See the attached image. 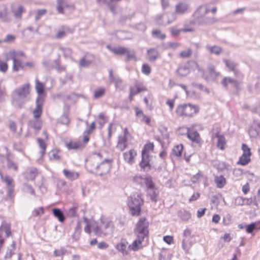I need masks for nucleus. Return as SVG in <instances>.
<instances>
[{"label": "nucleus", "mask_w": 260, "mask_h": 260, "mask_svg": "<svg viewBox=\"0 0 260 260\" xmlns=\"http://www.w3.org/2000/svg\"><path fill=\"white\" fill-rule=\"evenodd\" d=\"M35 88L39 94L38 96H42L41 95L44 92V86L43 84L39 80H36Z\"/></svg>", "instance_id": "c03bdc74"}, {"label": "nucleus", "mask_w": 260, "mask_h": 260, "mask_svg": "<svg viewBox=\"0 0 260 260\" xmlns=\"http://www.w3.org/2000/svg\"><path fill=\"white\" fill-rule=\"evenodd\" d=\"M99 119V123L101 126V127H102L104 124L106 122L107 118L105 116L104 113H100L98 115Z\"/></svg>", "instance_id": "0e129e2a"}, {"label": "nucleus", "mask_w": 260, "mask_h": 260, "mask_svg": "<svg viewBox=\"0 0 260 260\" xmlns=\"http://www.w3.org/2000/svg\"><path fill=\"white\" fill-rule=\"evenodd\" d=\"M192 54V51L191 49L188 48L187 50L182 51L179 54L178 56L180 58H189Z\"/></svg>", "instance_id": "49530a36"}, {"label": "nucleus", "mask_w": 260, "mask_h": 260, "mask_svg": "<svg viewBox=\"0 0 260 260\" xmlns=\"http://www.w3.org/2000/svg\"><path fill=\"white\" fill-rule=\"evenodd\" d=\"M81 230V221H78L75 226L74 228V232L72 235V239L74 240L77 241L79 239Z\"/></svg>", "instance_id": "412c9836"}, {"label": "nucleus", "mask_w": 260, "mask_h": 260, "mask_svg": "<svg viewBox=\"0 0 260 260\" xmlns=\"http://www.w3.org/2000/svg\"><path fill=\"white\" fill-rule=\"evenodd\" d=\"M17 58V53L15 51H10L6 53V59L7 61L12 60L13 62Z\"/></svg>", "instance_id": "4d7b16f0"}, {"label": "nucleus", "mask_w": 260, "mask_h": 260, "mask_svg": "<svg viewBox=\"0 0 260 260\" xmlns=\"http://www.w3.org/2000/svg\"><path fill=\"white\" fill-rule=\"evenodd\" d=\"M78 206L74 205L72 207L69 209L67 212V216L70 218L77 217L78 216Z\"/></svg>", "instance_id": "79ce46f5"}, {"label": "nucleus", "mask_w": 260, "mask_h": 260, "mask_svg": "<svg viewBox=\"0 0 260 260\" xmlns=\"http://www.w3.org/2000/svg\"><path fill=\"white\" fill-rule=\"evenodd\" d=\"M242 149L243 153L242 156L240 157L239 160L238 161V164L242 166H245L250 162L251 153L250 148L245 144H242Z\"/></svg>", "instance_id": "1a4fd4ad"}, {"label": "nucleus", "mask_w": 260, "mask_h": 260, "mask_svg": "<svg viewBox=\"0 0 260 260\" xmlns=\"http://www.w3.org/2000/svg\"><path fill=\"white\" fill-rule=\"evenodd\" d=\"M15 242L13 241L12 244L10 246V248H8V250L6 252L5 257L6 258H11L13 254L14 253V251L15 250Z\"/></svg>", "instance_id": "6e6d98bb"}, {"label": "nucleus", "mask_w": 260, "mask_h": 260, "mask_svg": "<svg viewBox=\"0 0 260 260\" xmlns=\"http://www.w3.org/2000/svg\"><path fill=\"white\" fill-rule=\"evenodd\" d=\"M190 69L189 64L186 63L180 65L176 70V73L180 76H186L189 74Z\"/></svg>", "instance_id": "dca6fc26"}, {"label": "nucleus", "mask_w": 260, "mask_h": 260, "mask_svg": "<svg viewBox=\"0 0 260 260\" xmlns=\"http://www.w3.org/2000/svg\"><path fill=\"white\" fill-rule=\"evenodd\" d=\"M87 168L90 172L102 176L109 172L111 163L108 159H102L100 153H95L88 160Z\"/></svg>", "instance_id": "f257e3e1"}, {"label": "nucleus", "mask_w": 260, "mask_h": 260, "mask_svg": "<svg viewBox=\"0 0 260 260\" xmlns=\"http://www.w3.org/2000/svg\"><path fill=\"white\" fill-rule=\"evenodd\" d=\"M208 71L210 76L213 79H215L217 76H219V73L216 72L215 67L212 64H209L208 67Z\"/></svg>", "instance_id": "3c124183"}, {"label": "nucleus", "mask_w": 260, "mask_h": 260, "mask_svg": "<svg viewBox=\"0 0 260 260\" xmlns=\"http://www.w3.org/2000/svg\"><path fill=\"white\" fill-rule=\"evenodd\" d=\"M110 82L113 83L115 84L116 88L117 89L121 84L122 80L120 78L115 77L114 79L110 80Z\"/></svg>", "instance_id": "774afa93"}, {"label": "nucleus", "mask_w": 260, "mask_h": 260, "mask_svg": "<svg viewBox=\"0 0 260 260\" xmlns=\"http://www.w3.org/2000/svg\"><path fill=\"white\" fill-rule=\"evenodd\" d=\"M0 20L2 22L8 23L11 20V18L8 12L7 8L6 7L3 11H0Z\"/></svg>", "instance_id": "393cba45"}, {"label": "nucleus", "mask_w": 260, "mask_h": 260, "mask_svg": "<svg viewBox=\"0 0 260 260\" xmlns=\"http://www.w3.org/2000/svg\"><path fill=\"white\" fill-rule=\"evenodd\" d=\"M253 126H255V127L253 128L252 127L249 129V134L251 136L255 137L260 133V122H255Z\"/></svg>", "instance_id": "72a5a7b5"}, {"label": "nucleus", "mask_w": 260, "mask_h": 260, "mask_svg": "<svg viewBox=\"0 0 260 260\" xmlns=\"http://www.w3.org/2000/svg\"><path fill=\"white\" fill-rule=\"evenodd\" d=\"M58 122L64 124L68 125L70 122V120L66 114H63L58 119Z\"/></svg>", "instance_id": "13d9d810"}, {"label": "nucleus", "mask_w": 260, "mask_h": 260, "mask_svg": "<svg viewBox=\"0 0 260 260\" xmlns=\"http://www.w3.org/2000/svg\"><path fill=\"white\" fill-rule=\"evenodd\" d=\"M38 175V171L36 168H29L25 173L24 177L27 180H33Z\"/></svg>", "instance_id": "aec40b11"}, {"label": "nucleus", "mask_w": 260, "mask_h": 260, "mask_svg": "<svg viewBox=\"0 0 260 260\" xmlns=\"http://www.w3.org/2000/svg\"><path fill=\"white\" fill-rule=\"evenodd\" d=\"M209 12V10L206 6H200L193 13L194 21H190L189 24L193 25L195 23H198Z\"/></svg>", "instance_id": "6e6552de"}, {"label": "nucleus", "mask_w": 260, "mask_h": 260, "mask_svg": "<svg viewBox=\"0 0 260 260\" xmlns=\"http://www.w3.org/2000/svg\"><path fill=\"white\" fill-rule=\"evenodd\" d=\"M53 213L55 217H56L60 222L64 221L65 217L60 209L54 208L53 209Z\"/></svg>", "instance_id": "e433bc0d"}, {"label": "nucleus", "mask_w": 260, "mask_h": 260, "mask_svg": "<svg viewBox=\"0 0 260 260\" xmlns=\"http://www.w3.org/2000/svg\"><path fill=\"white\" fill-rule=\"evenodd\" d=\"M147 54L149 60L150 61H154L158 56V53L157 49L155 48H150L147 50Z\"/></svg>", "instance_id": "bb28decb"}, {"label": "nucleus", "mask_w": 260, "mask_h": 260, "mask_svg": "<svg viewBox=\"0 0 260 260\" xmlns=\"http://www.w3.org/2000/svg\"><path fill=\"white\" fill-rule=\"evenodd\" d=\"M114 229L113 221L108 219L101 218L100 224L93 228V231L96 236H102L112 234Z\"/></svg>", "instance_id": "7ed1b4c3"}, {"label": "nucleus", "mask_w": 260, "mask_h": 260, "mask_svg": "<svg viewBox=\"0 0 260 260\" xmlns=\"http://www.w3.org/2000/svg\"><path fill=\"white\" fill-rule=\"evenodd\" d=\"M0 176L2 181L7 184V187L14 186V185L13 184V180L11 177L8 176H6L4 177L1 171Z\"/></svg>", "instance_id": "ea45409f"}, {"label": "nucleus", "mask_w": 260, "mask_h": 260, "mask_svg": "<svg viewBox=\"0 0 260 260\" xmlns=\"http://www.w3.org/2000/svg\"><path fill=\"white\" fill-rule=\"evenodd\" d=\"M187 138L189 139L193 143L200 144L201 139L199 134L197 131L189 132L187 133Z\"/></svg>", "instance_id": "6ab92c4d"}, {"label": "nucleus", "mask_w": 260, "mask_h": 260, "mask_svg": "<svg viewBox=\"0 0 260 260\" xmlns=\"http://www.w3.org/2000/svg\"><path fill=\"white\" fill-rule=\"evenodd\" d=\"M199 111V107L191 104L179 105L176 109V113L179 117H191Z\"/></svg>", "instance_id": "20e7f679"}, {"label": "nucleus", "mask_w": 260, "mask_h": 260, "mask_svg": "<svg viewBox=\"0 0 260 260\" xmlns=\"http://www.w3.org/2000/svg\"><path fill=\"white\" fill-rule=\"evenodd\" d=\"M178 215L181 219V220L186 221L191 217L190 213L185 210H181L178 212Z\"/></svg>", "instance_id": "a19ab883"}, {"label": "nucleus", "mask_w": 260, "mask_h": 260, "mask_svg": "<svg viewBox=\"0 0 260 260\" xmlns=\"http://www.w3.org/2000/svg\"><path fill=\"white\" fill-rule=\"evenodd\" d=\"M64 176L69 180L73 181L77 179L79 176L78 172L71 171L67 169H64L62 171Z\"/></svg>", "instance_id": "4be33fe9"}, {"label": "nucleus", "mask_w": 260, "mask_h": 260, "mask_svg": "<svg viewBox=\"0 0 260 260\" xmlns=\"http://www.w3.org/2000/svg\"><path fill=\"white\" fill-rule=\"evenodd\" d=\"M10 153L7 147L2 146L0 147V159L3 162V160L10 157Z\"/></svg>", "instance_id": "7c9ffc66"}, {"label": "nucleus", "mask_w": 260, "mask_h": 260, "mask_svg": "<svg viewBox=\"0 0 260 260\" xmlns=\"http://www.w3.org/2000/svg\"><path fill=\"white\" fill-rule=\"evenodd\" d=\"M225 182L226 181L225 178L222 175L219 176H216L215 177V182L218 188H222L225 185Z\"/></svg>", "instance_id": "58836bf2"}, {"label": "nucleus", "mask_w": 260, "mask_h": 260, "mask_svg": "<svg viewBox=\"0 0 260 260\" xmlns=\"http://www.w3.org/2000/svg\"><path fill=\"white\" fill-rule=\"evenodd\" d=\"M59 151L58 150H52L49 153V157L50 160H59L60 156L59 155Z\"/></svg>", "instance_id": "37998d69"}, {"label": "nucleus", "mask_w": 260, "mask_h": 260, "mask_svg": "<svg viewBox=\"0 0 260 260\" xmlns=\"http://www.w3.org/2000/svg\"><path fill=\"white\" fill-rule=\"evenodd\" d=\"M59 49L62 52L66 57H71L72 54V49L69 48L60 47Z\"/></svg>", "instance_id": "e2e57ef3"}, {"label": "nucleus", "mask_w": 260, "mask_h": 260, "mask_svg": "<svg viewBox=\"0 0 260 260\" xmlns=\"http://www.w3.org/2000/svg\"><path fill=\"white\" fill-rule=\"evenodd\" d=\"M151 157L148 153L142 152V159L140 162L139 166L141 169L144 171H148L151 169Z\"/></svg>", "instance_id": "9d476101"}, {"label": "nucleus", "mask_w": 260, "mask_h": 260, "mask_svg": "<svg viewBox=\"0 0 260 260\" xmlns=\"http://www.w3.org/2000/svg\"><path fill=\"white\" fill-rule=\"evenodd\" d=\"M127 137L119 136L116 147L120 151H123L127 146Z\"/></svg>", "instance_id": "5701e85b"}, {"label": "nucleus", "mask_w": 260, "mask_h": 260, "mask_svg": "<svg viewBox=\"0 0 260 260\" xmlns=\"http://www.w3.org/2000/svg\"><path fill=\"white\" fill-rule=\"evenodd\" d=\"M145 178H143L140 175H136L133 178V181L136 183L142 185L144 183V179Z\"/></svg>", "instance_id": "338daca9"}, {"label": "nucleus", "mask_w": 260, "mask_h": 260, "mask_svg": "<svg viewBox=\"0 0 260 260\" xmlns=\"http://www.w3.org/2000/svg\"><path fill=\"white\" fill-rule=\"evenodd\" d=\"M147 192L151 201L153 202L157 201L158 191L156 187L147 190Z\"/></svg>", "instance_id": "cd10ccee"}, {"label": "nucleus", "mask_w": 260, "mask_h": 260, "mask_svg": "<svg viewBox=\"0 0 260 260\" xmlns=\"http://www.w3.org/2000/svg\"><path fill=\"white\" fill-rule=\"evenodd\" d=\"M44 98L43 96H38L36 101V107L32 111L33 117L35 119H38L42 113V106L43 104Z\"/></svg>", "instance_id": "9b49d317"}, {"label": "nucleus", "mask_w": 260, "mask_h": 260, "mask_svg": "<svg viewBox=\"0 0 260 260\" xmlns=\"http://www.w3.org/2000/svg\"><path fill=\"white\" fill-rule=\"evenodd\" d=\"M11 12L16 19H21L22 14L25 12V8L22 5L16 6L13 4L11 6Z\"/></svg>", "instance_id": "2eb2a0df"}, {"label": "nucleus", "mask_w": 260, "mask_h": 260, "mask_svg": "<svg viewBox=\"0 0 260 260\" xmlns=\"http://www.w3.org/2000/svg\"><path fill=\"white\" fill-rule=\"evenodd\" d=\"M217 21V19L214 16L209 17L205 16L197 24L199 25H211L216 23Z\"/></svg>", "instance_id": "a211bd4d"}, {"label": "nucleus", "mask_w": 260, "mask_h": 260, "mask_svg": "<svg viewBox=\"0 0 260 260\" xmlns=\"http://www.w3.org/2000/svg\"><path fill=\"white\" fill-rule=\"evenodd\" d=\"M217 147L221 150H223L225 145V138L222 135H217Z\"/></svg>", "instance_id": "de8ad7c7"}, {"label": "nucleus", "mask_w": 260, "mask_h": 260, "mask_svg": "<svg viewBox=\"0 0 260 260\" xmlns=\"http://www.w3.org/2000/svg\"><path fill=\"white\" fill-rule=\"evenodd\" d=\"M125 54H126L127 60H130L132 59H136L135 52L134 51H130L127 49V51L126 52H125Z\"/></svg>", "instance_id": "69168bd1"}, {"label": "nucleus", "mask_w": 260, "mask_h": 260, "mask_svg": "<svg viewBox=\"0 0 260 260\" xmlns=\"http://www.w3.org/2000/svg\"><path fill=\"white\" fill-rule=\"evenodd\" d=\"M246 231L248 233H251L255 229H260V221L252 222L248 225H245Z\"/></svg>", "instance_id": "c85d7f7f"}, {"label": "nucleus", "mask_w": 260, "mask_h": 260, "mask_svg": "<svg viewBox=\"0 0 260 260\" xmlns=\"http://www.w3.org/2000/svg\"><path fill=\"white\" fill-rule=\"evenodd\" d=\"M29 84H24L16 88L13 92V104L19 109H21L26 101V98L29 94Z\"/></svg>", "instance_id": "f03ea898"}, {"label": "nucleus", "mask_w": 260, "mask_h": 260, "mask_svg": "<svg viewBox=\"0 0 260 260\" xmlns=\"http://www.w3.org/2000/svg\"><path fill=\"white\" fill-rule=\"evenodd\" d=\"M38 143L39 147L41 149V150L40 152V153L41 154V157H42L45 153L46 145V143L44 142V141L41 138L38 139Z\"/></svg>", "instance_id": "09e8293b"}, {"label": "nucleus", "mask_w": 260, "mask_h": 260, "mask_svg": "<svg viewBox=\"0 0 260 260\" xmlns=\"http://www.w3.org/2000/svg\"><path fill=\"white\" fill-rule=\"evenodd\" d=\"M136 155V151L134 149H131L129 151L123 153V157L125 161L129 165H132L134 162V158Z\"/></svg>", "instance_id": "f3484780"}, {"label": "nucleus", "mask_w": 260, "mask_h": 260, "mask_svg": "<svg viewBox=\"0 0 260 260\" xmlns=\"http://www.w3.org/2000/svg\"><path fill=\"white\" fill-rule=\"evenodd\" d=\"M190 8L189 4L185 2H179L175 7V12L179 15H183L188 11Z\"/></svg>", "instance_id": "f8f14e48"}, {"label": "nucleus", "mask_w": 260, "mask_h": 260, "mask_svg": "<svg viewBox=\"0 0 260 260\" xmlns=\"http://www.w3.org/2000/svg\"><path fill=\"white\" fill-rule=\"evenodd\" d=\"M107 48H108L113 53L117 55H124L127 51V48L124 47L110 48L109 46H107Z\"/></svg>", "instance_id": "473e14b6"}, {"label": "nucleus", "mask_w": 260, "mask_h": 260, "mask_svg": "<svg viewBox=\"0 0 260 260\" xmlns=\"http://www.w3.org/2000/svg\"><path fill=\"white\" fill-rule=\"evenodd\" d=\"M24 66V62L16 58L13 63L12 69L14 71L17 72L20 69H23Z\"/></svg>", "instance_id": "2f4dec72"}, {"label": "nucleus", "mask_w": 260, "mask_h": 260, "mask_svg": "<svg viewBox=\"0 0 260 260\" xmlns=\"http://www.w3.org/2000/svg\"><path fill=\"white\" fill-rule=\"evenodd\" d=\"M152 35L153 37L160 40H164L166 38V35L164 33H162L159 29H154L152 31Z\"/></svg>", "instance_id": "a18cd8bd"}, {"label": "nucleus", "mask_w": 260, "mask_h": 260, "mask_svg": "<svg viewBox=\"0 0 260 260\" xmlns=\"http://www.w3.org/2000/svg\"><path fill=\"white\" fill-rule=\"evenodd\" d=\"M143 203L141 196L138 194H134L130 197L128 201V206L132 215L138 216L140 215Z\"/></svg>", "instance_id": "39448f33"}, {"label": "nucleus", "mask_w": 260, "mask_h": 260, "mask_svg": "<svg viewBox=\"0 0 260 260\" xmlns=\"http://www.w3.org/2000/svg\"><path fill=\"white\" fill-rule=\"evenodd\" d=\"M131 245L126 239H122L120 242L118 243L116 246V248L120 252L123 256L126 255L128 253V251L131 249Z\"/></svg>", "instance_id": "4468645a"}, {"label": "nucleus", "mask_w": 260, "mask_h": 260, "mask_svg": "<svg viewBox=\"0 0 260 260\" xmlns=\"http://www.w3.org/2000/svg\"><path fill=\"white\" fill-rule=\"evenodd\" d=\"M64 1L63 0H57L56 9L59 13H63Z\"/></svg>", "instance_id": "680f3d73"}, {"label": "nucleus", "mask_w": 260, "mask_h": 260, "mask_svg": "<svg viewBox=\"0 0 260 260\" xmlns=\"http://www.w3.org/2000/svg\"><path fill=\"white\" fill-rule=\"evenodd\" d=\"M144 240V239L140 238L137 236V239L133 242L132 245H131V249L133 250V251L138 250L141 247L142 241Z\"/></svg>", "instance_id": "f704fd0d"}, {"label": "nucleus", "mask_w": 260, "mask_h": 260, "mask_svg": "<svg viewBox=\"0 0 260 260\" xmlns=\"http://www.w3.org/2000/svg\"><path fill=\"white\" fill-rule=\"evenodd\" d=\"M205 48L208 50L211 54H214L216 55H219L222 51V49L221 47L218 46H210L207 45L206 46Z\"/></svg>", "instance_id": "b1692460"}, {"label": "nucleus", "mask_w": 260, "mask_h": 260, "mask_svg": "<svg viewBox=\"0 0 260 260\" xmlns=\"http://www.w3.org/2000/svg\"><path fill=\"white\" fill-rule=\"evenodd\" d=\"M244 205H250L252 203L257 208H259V202L257 200V197H254L252 200L251 198H243Z\"/></svg>", "instance_id": "c9c22d12"}, {"label": "nucleus", "mask_w": 260, "mask_h": 260, "mask_svg": "<svg viewBox=\"0 0 260 260\" xmlns=\"http://www.w3.org/2000/svg\"><path fill=\"white\" fill-rule=\"evenodd\" d=\"M149 222L145 217H142L139 219L136 224L135 230L137 236L140 238L145 239L148 237Z\"/></svg>", "instance_id": "423d86ee"}, {"label": "nucleus", "mask_w": 260, "mask_h": 260, "mask_svg": "<svg viewBox=\"0 0 260 260\" xmlns=\"http://www.w3.org/2000/svg\"><path fill=\"white\" fill-rule=\"evenodd\" d=\"M105 93V89L104 87H100L94 91V98L99 99L103 96Z\"/></svg>", "instance_id": "864d4df0"}, {"label": "nucleus", "mask_w": 260, "mask_h": 260, "mask_svg": "<svg viewBox=\"0 0 260 260\" xmlns=\"http://www.w3.org/2000/svg\"><path fill=\"white\" fill-rule=\"evenodd\" d=\"M154 149V145L153 143L149 142L146 143L142 149V152L148 153L149 154V151H152Z\"/></svg>", "instance_id": "bf43d9fd"}, {"label": "nucleus", "mask_w": 260, "mask_h": 260, "mask_svg": "<svg viewBox=\"0 0 260 260\" xmlns=\"http://www.w3.org/2000/svg\"><path fill=\"white\" fill-rule=\"evenodd\" d=\"M28 125L35 129L39 130L41 128L42 122L40 120L36 119V120H29Z\"/></svg>", "instance_id": "4c0bfd02"}, {"label": "nucleus", "mask_w": 260, "mask_h": 260, "mask_svg": "<svg viewBox=\"0 0 260 260\" xmlns=\"http://www.w3.org/2000/svg\"><path fill=\"white\" fill-rule=\"evenodd\" d=\"M224 62L226 66L232 71H233L235 75H237L239 73V71L236 69L237 64L233 61L225 59Z\"/></svg>", "instance_id": "a878e982"}, {"label": "nucleus", "mask_w": 260, "mask_h": 260, "mask_svg": "<svg viewBox=\"0 0 260 260\" xmlns=\"http://www.w3.org/2000/svg\"><path fill=\"white\" fill-rule=\"evenodd\" d=\"M229 83L233 84L236 88H237L239 85V82L237 80H234L230 77H225L221 81V84L224 87H227Z\"/></svg>", "instance_id": "c756f323"}, {"label": "nucleus", "mask_w": 260, "mask_h": 260, "mask_svg": "<svg viewBox=\"0 0 260 260\" xmlns=\"http://www.w3.org/2000/svg\"><path fill=\"white\" fill-rule=\"evenodd\" d=\"M23 190L26 192L35 196V192L32 186L27 183L23 184Z\"/></svg>", "instance_id": "5fc2aeb1"}, {"label": "nucleus", "mask_w": 260, "mask_h": 260, "mask_svg": "<svg viewBox=\"0 0 260 260\" xmlns=\"http://www.w3.org/2000/svg\"><path fill=\"white\" fill-rule=\"evenodd\" d=\"M183 147L182 144L177 145L173 149V153L176 156H180L182 155Z\"/></svg>", "instance_id": "603ef678"}, {"label": "nucleus", "mask_w": 260, "mask_h": 260, "mask_svg": "<svg viewBox=\"0 0 260 260\" xmlns=\"http://www.w3.org/2000/svg\"><path fill=\"white\" fill-rule=\"evenodd\" d=\"M144 183L145 184L147 190L149 189L155 188L154 183L153 182L151 177H145Z\"/></svg>", "instance_id": "8fccbe9b"}, {"label": "nucleus", "mask_w": 260, "mask_h": 260, "mask_svg": "<svg viewBox=\"0 0 260 260\" xmlns=\"http://www.w3.org/2000/svg\"><path fill=\"white\" fill-rule=\"evenodd\" d=\"M177 19V14L175 13H168L166 15H160L156 20L157 24L166 26L174 21Z\"/></svg>", "instance_id": "0eeeda50"}, {"label": "nucleus", "mask_w": 260, "mask_h": 260, "mask_svg": "<svg viewBox=\"0 0 260 260\" xmlns=\"http://www.w3.org/2000/svg\"><path fill=\"white\" fill-rule=\"evenodd\" d=\"M5 160L7 161V166L9 169L15 171L17 170V165L11 159L10 157H8Z\"/></svg>", "instance_id": "052dcab7"}, {"label": "nucleus", "mask_w": 260, "mask_h": 260, "mask_svg": "<svg viewBox=\"0 0 260 260\" xmlns=\"http://www.w3.org/2000/svg\"><path fill=\"white\" fill-rule=\"evenodd\" d=\"M184 27L183 28L177 29L176 26H172L169 28L170 32L171 35L173 37H178L181 32H191L194 31V29L191 27H187L188 26L187 23L184 24Z\"/></svg>", "instance_id": "ddd939ff"}]
</instances>
